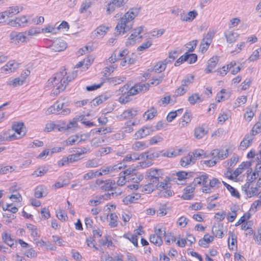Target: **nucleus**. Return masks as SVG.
Segmentation results:
<instances>
[{"label": "nucleus", "instance_id": "obj_50", "mask_svg": "<svg viewBox=\"0 0 261 261\" xmlns=\"http://www.w3.org/2000/svg\"><path fill=\"white\" fill-rule=\"evenodd\" d=\"M185 55L188 56L187 61L189 64L194 63L197 60V56L195 54H189L188 52H187Z\"/></svg>", "mask_w": 261, "mask_h": 261}, {"label": "nucleus", "instance_id": "obj_43", "mask_svg": "<svg viewBox=\"0 0 261 261\" xmlns=\"http://www.w3.org/2000/svg\"><path fill=\"white\" fill-rule=\"evenodd\" d=\"M44 190V187L42 186L37 187L35 190V197L37 198H40L43 197Z\"/></svg>", "mask_w": 261, "mask_h": 261}, {"label": "nucleus", "instance_id": "obj_37", "mask_svg": "<svg viewBox=\"0 0 261 261\" xmlns=\"http://www.w3.org/2000/svg\"><path fill=\"white\" fill-rule=\"evenodd\" d=\"M192 114L191 112L187 111L183 116L182 121L181 123V127H184L186 124L191 121Z\"/></svg>", "mask_w": 261, "mask_h": 261}, {"label": "nucleus", "instance_id": "obj_55", "mask_svg": "<svg viewBox=\"0 0 261 261\" xmlns=\"http://www.w3.org/2000/svg\"><path fill=\"white\" fill-rule=\"evenodd\" d=\"M187 91V88L181 85L175 91V95L176 96H179L183 95Z\"/></svg>", "mask_w": 261, "mask_h": 261}, {"label": "nucleus", "instance_id": "obj_11", "mask_svg": "<svg viewBox=\"0 0 261 261\" xmlns=\"http://www.w3.org/2000/svg\"><path fill=\"white\" fill-rule=\"evenodd\" d=\"M159 171L156 169L151 168L146 172V176L149 178L150 182L156 183L159 181L160 176Z\"/></svg>", "mask_w": 261, "mask_h": 261}, {"label": "nucleus", "instance_id": "obj_26", "mask_svg": "<svg viewBox=\"0 0 261 261\" xmlns=\"http://www.w3.org/2000/svg\"><path fill=\"white\" fill-rule=\"evenodd\" d=\"M207 133V131L205 130V128L203 125L201 126H199L196 127L195 129V137L197 139H201Z\"/></svg>", "mask_w": 261, "mask_h": 261}, {"label": "nucleus", "instance_id": "obj_41", "mask_svg": "<svg viewBox=\"0 0 261 261\" xmlns=\"http://www.w3.org/2000/svg\"><path fill=\"white\" fill-rule=\"evenodd\" d=\"M150 242L159 246H161L163 243V240L161 238L151 234L149 238Z\"/></svg>", "mask_w": 261, "mask_h": 261}, {"label": "nucleus", "instance_id": "obj_48", "mask_svg": "<svg viewBox=\"0 0 261 261\" xmlns=\"http://www.w3.org/2000/svg\"><path fill=\"white\" fill-rule=\"evenodd\" d=\"M109 236H106L105 237V239H101L99 240V244L102 246H107L108 247L110 246H112L113 243L111 240L109 239Z\"/></svg>", "mask_w": 261, "mask_h": 261}, {"label": "nucleus", "instance_id": "obj_22", "mask_svg": "<svg viewBox=\"0 0 261 261\" xmlns=\"http://www.w3.org/2000/svg\"><path fill=\"white\" fill-rule=\"evenodd\" d=\"M223 225L218 224L217 226L213 227L212 232L216 237L222 238L223 236Z\"/></svg>", "mask_w": 261, "mask_h": 261}, {"label": "nucleus", "instance_id": "obj_49", "mask_svg": "<svg viewBox=\"0 0 261 261\" xmlns=\"http://www.w3.org/2000/svg\"><path fill=\"white\" fill-rule=\"evenodd\" d=\"M12 204H7L6 206H3L2 208L4 211H8L10 213L15 214L18 211V208L15 207H11Z\"/></svg>", "mask_w": 261, "mask_h": 261}, {"label": "nucleus", "instance_id": "obj_1", "mask_svg": "<svg viewBox=\"0 0 261 261\" xmlns=\"http://www.w3.org/2000/svg\"><path fill=\"white\" fill-rule=\"evenodd\" d=\"M67 72L63 70L59 73L55 74L53 78L48 80V86L54 87L53 90L54 94H58L61 91H63L69 82L71 81L76 76L74 72H72L71 75L66 76Z\"/></svg>", "mask_w": 261, "mask_h": 261}, {"label": "nucleus", "instance_id": "obj_12", "mask_svg": "<svg viewBox=\"0 0 261 261\" xmlns=\"http://www.w3.org/2000/svg\"><path fill=\"white\" fill-rule=\"evenodd\" d=\"M208 178V175L205 173H203L198 177H195L193 181V184L194 186L197 185H203V187L206 185V184Z\"/></svg>", "mask_w": 261, "mask_h": 261}, {"label": "nucleus", "instance_id": "obj_20", "mask_svg": "<svg viewBox=\"0 0 261 261\" xmlns=\"http://www.w3.org/2000/svg\"><path fill=\"white\" fill-rule=\"evenodd\" d=\"M191 163H194V161L193 160V155L191 153H189L187 156L183 157L180 160V165L184 167Z\"/></svg>", "mask_w": 261, "mask_h": 261}, {"label": "nucleus", "instance_id": "obj_58", "mask_svg": "<svg viewBox=\"0 0 261 261\" xmlns=\"http://www.w3.org/2000/svg\"><path fill=\"white\" fill-rule=\"evenodd\" d=\"M167 205L166 204H162L161 205L158 212L157 215L159 216L162 217L167 214Z\"/></svg>", "mask_w": 261, "mask_h": 261}, {"label": "nucleus", "instance_id": "obj_33", "mask_svg": "<svg viewBox=\"0 0 261 261\" xmlns=\"http://www.w3.org/2000/svg\"><path fill=\"white\" fill-rule=\"evenodd\" d=\"M123 237L128 240L135 247H138V238L136 235H133L130 233L124 234Z\"/></svg>", "mask_w": 261, "mask_h": 261}, {"label": "nucleus", "instance_id": "obj_52", "mask_svg": "<svg viewBox=\"0 0 261 261\" xmlns=\"http://www.w3.org/2000/svg\"><path fill=\"white\" fill-rule=\"evenodd\" d=\"M77 118V122L78 121H81L82 123L84 124L87 126L91 127V126L95 125L94 123L93 122H90L89 121H85V116H84V115L80 116L78 118Z\"/></svg>", "mask_w": 261, "mask_h": 261}, {"label": "nucleus", "instance_id": "obj_21", "mask_svg": "<svg viewBox=\"0 0 261 261\" xmlns=\"http://www.w3.org/2000/svg\"><path fill=\"white\" fill-rule=\"evenodd\" d=\"M188 100L191 105H194L197 102H202L203 99L199 96L198 93H195L190 95Z\"/></svg>", "mask_w": 261, "mask_h": 261}, {"label": "nucleus", "instance_id": "obj_38", "mask_svg": "<svg viewBox=\"0 0 261 261\" xmlns=\"http://www.w3.org/2000/svg\"><path fill=\"white\" fill-rule=\"evenodd\" d=\"M148 147L146 143L143 142L137 141L133 145V149L136 151L143 150Z\"/></svg>", "mask_w": 261, "mask_h": 261}, {"label": "nucleus", "instance_id": "obj_23", "mask_svg": "<svg viewBox=\"0 0 261 261\" xmlns=\"http://www.w3.org/2000/svg\"><path fill=\"white\" fill-rule=\"evenodd\" d=\"M164 73L159 74L158 76L153 75L150 80V85L157 86L161 84L165 78Z\"/></svg>", "mask_w": 261, "mask_h": 261}, {"label": "nucleus", "instance_id": "obj_13", "mask_svg": "<svg viewBox=\"0 0 261 261\" xmlns=\"http://www.w3.org/2000/svg\"><path fill=\"white\" fill-rule=\"evenodd\" d=\"M253 138L254 137L252 136V135L246 134L240 143V149L244 150L247 149L251 144Z\"/></svg>", "mask_w": 261, "mask_h": 261}, {"label": "nucleus", "instance_id": "obj_28", "mask_svg": "<svg viewBox=\"0 0 261 261\" xmlns=\"http://www.w3.org/2000/svg\"><path fill=\"white\" fill-rule=\"evenodd\" d=\"M225 36L226 38L227 41L228 43H231L236 41L238 34L236 32H228L227 33H225Z\"/></svg>", "mask_w": 261, "mask_h": 261}, {"label": "nucleus", "instance_id": "obj_18", "mask_svg": "<svg viewBox=\"0 0 261 261\" xmlns=\"http://www.w3.org/2000/svg\"><path fill=\"white\" fill-rule=\"evenodd\" d=\"M219 61V59L217 57H213L211 58L207 61V68H205V71L206 73H210L212 72L213 69L215 68L216 66V65L218 63Z\"/></svg>", "mask_w": 261, "mask_h": 261}, {"label": "nucleus", "instance_id": "obj_54", "mask_svg": "<svg viewBox=\"0 0 261 261\" xmlns=\"http://www.w3.org/2000/svg\"><path fill=\"white\" fill-rule=\"evenodd\" d=\"M189 219L187 218L185 216H181L178 219L177 223L179 226L185 227Z\"/></svg>", "mask_w": 261, "mask_h": 261}, {"label": "nucleus", "instance_id": "obj_32", "mask_svg": "<svg viewBox=\"0 0 261 261\" xmlns=\"http://www.w3.org/2000/svg\"><path fill=\"white\" fill-rule=\"evenodd\" d=\"M157 114V111L154 107H152L150 109L148 110L144 114V117L146 118V120L152 119Z\"/></svg>", "mask_w": 261, "mask_h": 261}, {"label": "nucleus", "instance_id": "obj_16", "mask_svg": "<svg viewBox=\"0 0 261 261\" xmlns=\"http://www.w3.org/2000/svg\"><path fill=\"white\" fill-rule=\"evenodd\" d=\"M22 9V7L20 8L18 6H13L9 7L7 10L5 11V14L7 17H11L19 13Z\"/></svg>", "mask_w": 261, "mask_h": 261}, {"label": "nucleus", "instance_id": "obj_35", "mask_svg": "<svg viewBox=\"0 0 261 261\" xmlns=\"http://www.w3.org/2000/svg\"><path fill=\"white\" fill-rule=\"evenodd\" d=\"M24 83V80L21 79L20 77H17L7 82V84L12 86L14 87L21 85Z\"/></svg>", "mask_w": 261, "mask_h": 261}, {"label": "nucleus", "instance_id": "obj_10", "mask_svg": "<svg viewBox=\"0 0 261 261\" xmlns=\"http://www.w3.org/2000/svg\"><path fill=\"white\" fill-rule=\"evenodd\" d=\"M221 185L220 181L216 178H213L210 180L209 184L205 185L202 189V192L205 193L211 192V188L217 187L219 188Z\"/></svg>", "mask_w": 261, "mask_h": 261}, {"label": "nucleus", "instance_id": "obj_57", "mask_svg": "<svg viewBox=\"0 0 261 261\" xmlns=\"http://www.w3.org/2000/svg\"><path fill=\"white\" fill-rule=\"evenodd\" d=\"M210 44L209 42H205V40H202L200 45V50L201 53H205L208 48Z\"/></svg>", "mask_w": 261, "mask_h": 261}, {"label": "nucleus", "instance_id": "obj_2", "mask_svg": "<svg viewBox=\"0 0 261 261\" xmlns=\"http://www.w3.org/2000/svg\"><path fill=\"white\" fill-rule=\"evenodd\" d=\"M139 13V9L137 8H131L125 13L116 27L115 36L123 35L129 31L134 25V19Z\"/></svg>", "mask_w": 261, "mask_h": 261}, {"label": "nucleus", "instance_id": "obj_3", "mask_svg": "<svg viewBox=\"0 0 261 261\" xmlns=\"http://www.w3.org/2000/svg\"><path fill=\"white\" fill-rule=\"evenodd\" d=\"M149 84H139L130 87L128 84H126L119 89L121 95L119 97L118 101L122 104H125L130 101L132 99L130 96H133L140 92L146 91L149 89Z\"/></svg>", "mask_w": 261, "mask_h": 261}, {"label": "nucleus", "instance_id": "obj_9", "mask_svg": "<svg viewBox=\"0 0 261 261\" xmlns=\"http://www.w3.org/2000/svg\"><path fill=\"white\" fill-rule=\"evenodd\" d=\"M27 32L18 33L12 32L10 34V38L11 40H16L18 43L24 42L26 41Z\"/></svg>", "mask_w": 261, "mask_h": 261}, {"label": "nucleus", "instance_id": "obj_42", "mask_svg": "<svg viewBox=\"0 0 261 261\" xmlns=\"http://www.w3.org/2000/svg\"><path fill=\"white\" fill-rule=\"evenodd\" d=\"M203 152L204 151L202 150H196L190 153L193 155V160L195 162L200 158H202V156H203V158L205 157V155L203 154Z\"/></svg>", "mask_w": 261, "mask_h": 261}, {"label": "nucleus", "instance_id": "obj_63", "mask_svg": "<svg viewBox=\"0 0 261 261\" xmlns=\"http://www.w3.org/2000/svg\"><path fill=\"white\" fill-rule=\"evenodd\" d=\"M10 130L4 131L0 133V141H10V139L8 137L10 133Z\"/></svg>", "mask_w": 261, "mask_h": 261}, {"label": "nucleus", "instance_id": "obj_46", "mask_svg": "<svg viewBox=\"0 0 261 261\" xmlns=\"http://www.w3.org/2000/svg\"><path fill=\"white\" fill-rule=\"evenodd\" d=\"M14 170V168L11 166H3L0 165V174H7Z\"/></svg>", "mask_w": 261, "mask_h": 261}, {"label": "nucleus", "instance_id": "obj_45", "mask_svg": "<svg viewBox=\"0 0 261 261\" xmlns=\"http://www.w3.org/2000/svg\"><path fill=\"white\" fill-rule=\"evenodd\" d=\"M112 148L110 147H102L100 148L98 151H97V155H100V156H103L105 155H106L109 153H110L112 150Z\"/></svg>", "mask_w": 261, "mask_h": 261}, {"label": "nucleus", "instance_id": "obj_25", "mask_svg": "<svg viewBox=\"0 0 261 261\" xmlns=\"http://www.w3.org/2000/svg\"><path fill=\"white\" fill-rule=\"evenodd\" d=\"M149 134V129L147 127H143L138 130L135 135V138L138 139L145 137Z\"/></svg>", "mask_w": 261, "mask_h": 261}, {"label": "nucleus", "instance_id": "obj_4", "mask_svg": "<svg viewBox=\"0 0 261 261\" xmlns=\"http://www.w3.org/2000/svg\"><path fill=\"white\" fill-rule=\"evenodd\" d=\"M143 31V27L140 26L133 30V33L127 39L125 45L129 46L134 44L137 40H140L142 38V36H139Z\"/></svg>", "mask_w": 261, "mask_h": 261}, {"label": "nucleus", "instance_id": "obj_40", "mask_svg": "<svg viewBox=\"0 0 261 261\" xmlns=\"http://www.w3.org/2000/svg\"><path fill=\"white\" fill-rule=\"evenodd\" d=\"M99 165V161L97 159H93L88 160L85 164V167L87 168H95Z\"/></svg>", "mask_w": 261, "mask_h": 261}, {"label": "nucleus", "instance_id": "obj_60", "mask_svg": "<svg viewBox=\"0 0 261 261\" xmlns=\"http://www.w3.org/2000/svg\"><path fill=\"white\" fill-rule=\"evenodd\" d=\"M152 45V42L150 40L143 42L141 45L139 46L137 49L139 51H143L149 48Z\"/></svg>", "mask_w": 261, "mask_h": 261}, {"label": "nucleus", "instance_id": "obj_39", "mask_svg": "<svg viewBox=\"0 0 261 261\" xmlns=\"http://www.w3.org/2000/svg\"><path fill=\"white\" fill-rule=\"evenodd\" d=\"M108 30V27H106L104 25H100L97 27L94 32L95 34H96L97 36L99 35L100 36H102L106 34Z\"/></svg>", "mask_w": 261, "mask_h": 261}, {"label": "nucleus", "instance_id": "obj_29", "mask_svg": "<svg viewBox=\"0 0 261 261\" xmlns=\"http://www.w3.org/2000/svg\"><path fill=\"white\" fill-rule=\"evenodd\" d=\"M166 69V66L162 62V61L158 62L151 69L152 71L155 73L161 74Z\"/></svg>", "mask_w": 261, "mask_h": 261}, {"label": "nucleus", "instance_id": "obj_56", "mask_svg": "<svg viewBox=\"0 0 261 261\" xmlns=\"http://www.w3.org/2000/svg\"><path fill=\"white\" fill-rule=\"evenodd\" d=\"M105 199V196H101L96 199H91L89 201V205L92 206H96L101 203V199Z\"/></svg>", "mask_w": 261, "mask_h": 261}, {"label": "nucleus", "instance_id": "obj_59", "mask_svg": "<svg viewBox=\"0 0 261 261\" xmlns=\"http://www.w3.org/2000/svg\"><path fill=\"white\" fill-rule=\"evenodd\" d=\"M91 2H86L83 3L79 10L80 13H83L86 12L91 7Z\"/></svg>", "mask_w": 261, "mask_h": 261}, {"label": "nucleus", "instance_id": "obj_36", "mask_svg": "<svg viewBox=\"0 0 261 261\" xmlns=\"http://www.w3.org/2000/svg\"><path fill=\"white\" fill-rule=\"evenodd\" d=\"M108 216H110V222L109 225L111 227H115L118 225V217L116 215L115 213H111L109 214Z\"/></svg>", "mask_w": 261, "mask_h": 261}, {"label": "nucleus", "instance_id": "obj_27", "mask_svg": "<svg viewBox=\"0 0 261 261\" xmlns=\"http://www.w3.org/2000/svg\"><path fill=\"white\" fill-rule=\"evenodd\" d=\"M121 164L115 165L113 166H108L103 168H101L99 169V171H101L104 174H107L110 172L118 170V169H121L122 167L120 166Z\"/></svg>", "mask_w": 261, "mask_h": 261}, {"label": "nucleus", "instance_id": "obj_17", "mask_svg": "<svg viewBox=\"0 0 261 261\" xmlns=\"http://www.w3.org/2000/svg\"><path fill=\"white\" fill-rule=\"evenodd\" d=\"M141 197V195L139 193H133L128 195L124 197L123 202L125 204L128 205L132 203H134L136 200Z\"/></svg>", "mask_w": 261, "mask_h": 261}, {"label": "nucleus", "instance_id": "obj_34", "mask_svg": "<svg viewBox=\"0 0 261 261\" xmlns=\"http://www.w3.org/2000/svg\"><path fill=\"white\" fill-rule=\"evenodd\" d=\"M24 124L23 123H18L17 124H14L12 126V129L14 130L18 135H21V133H23L22 136L25 135V133L23 132Z\"/></svg>", "mask_w": 261, "mask_h": 261}, {"label": "nucleus", "instance_id": "obj_47", "mask_svg": "<svg viewBox=\"0 0 261 261\" xmlns=\"http://www.w3.org/2000/svg\"><path fill=\"white\" fill-rule=\"evenodd\" d=\"M164 237L165 242L168 245H170L171 241L174 242L176 240V239L174 236L173 233L172 232H165Z\"/></svg>", "mask_w": 261, "mask_h": 261}, {"label": "nucleus", "instance_id": "obj_14", "mask_svg": "<svg viewBox=\"0 0 261 261\" xmlns=\"http://www.w3.org/2000/svg\"><path fill=\"white\" fill-rule=\"evenodd\" d=\"M162 152L154 151L152 150H148L142 153L143 160H153V159L159 157Z\"/></svg>", "mask_w": 261, "mask_h": 261}, {"label": "nucleus", "instance_id": "obj_31", "mask_svg": "<svg viewBox=\"0 0 261 261\" xmlns=\"http://www.w3.org/2000/svg\"><path fill=\"white\" fill-rule=\"evenodd\" d=\"M223 185L225 186V187L227 188L228 191L230 192L231 193V195L236 198H240V194L239 192L236 190L235 188L229 185V184H227L225 181H222Z\"/></svg>", "mask_w": 261, "mask_h": 261}, {"label": "nucleus", "instance_id": "obj_7", "mask_svg": "<svg viewBox=\"0 0 261 261\" xmlns=\"http://www.w3.org/2000/svg\"><path fill=\"white\" fill-rule=\"evenodd\" d=\"M28 23H31L29 18H27L25 15H23L9 21L8 24L13 27H24L27 25Z\"/></svg>", "mask_w": 261, "mask_h": 261}, {"label": "nucleus", "instance_id": "obj_8", "mask_svg": "<svg viewBox=\"0 0 261 261\" xmlns=\"http://www.w3.org/2000/svg\"><path fill=\"white\" fill-rule=\"evenodd\" d=\"M67 47V43L62 39H57L54 41L50 46L52 50L55 51H61L65 49Z\"/></svg>", "mask_w": 261, "mask_h": 261}, {"label": "nucleus", "instance_id": "obj_30", "mask_svg": "<svg viewBox=\"0 0 261 261\" xmlns=\"http://www.w3.org/2000/svg\"><path fill=\"white\" fill-rule=\"evenodd\" d=\"M194 76L192 74L187 75L184 79L181 81V84L185 87H188L189 85L194 82Z\"/></svg>", "mask_w": 261, "mask_h": 261}, {"label": "nucleus", "instance_id": "obj_53", "mask_svg": "<svg viewBox=\"0 0 261 261\" xmlns=\"http://www.w3.org/2000/svg\"><path fill=\"white\" fill-rule=\"evenodd\" d=\"M47 170L43 167H39L35 170L32 175H36V176H41L47 172Z\"/></svg>", "mask_w": 261, "mask_h": 261}, {"label": "nucleus", "instance_id": "obj_6", "mask_svg": "<svg viewBox=\"0 0 261 261\" xmlns=\"http://www.w3.org/2000/svg\"><path fill=\"white\" fill-rule=\"evenodd\" d=\"M96 185H97L102 191H107L114 190L115 181L111 179H107L106 180L97 179Z\"/></svg>", "mask_w": 261, "mask_h": 261}, {"label": "nucleus", "instance_id": "obj_15", "mask_svg": "<svg viewBox=\"0 0 261 261\" xmlns=\"http://www.w3.org/2000/svg\"><path fill=\"white\" fill-rule=\"evenodd\" d=\"M138 111L135 109H130L124 111L120 116V119H129L137 115Z\"/></svg>", "mask_w": 261, "mask_h": 261}, {"label": "nucleus", "instance_id": "obj_64", "mask_svg": "<svg viewBox=\"0 0 261 261\" xmlns=\"http://www.w3.org/2000/svg\"><path fill=\"white\" fill-rule=\"evenodd\" d=\"M104 142V140L100 138H94L91 140V145L94 147H98L101 143Z\"/></svg>", "mask_w": 261, "mask_h": 261}, {"label": "nucleus", "instance_id": "obj_19", "mask_svg": "<svg viewBox=\"0 0 261 261\" xmlns=\"http://www.w3.org/2000/svg\"><path fill=\"white\" fill-rule=\"evenodd\" d=\"M15 65L14 61H10L8 62L4 66L1 68V72H7L9 73L14 71L15 69L17 68V65Z\"/></svg>", "mask_w": 261, "mask_h": 261}, {"label": "nucleus", "instance_id": "obj_51", "mask_svg": "<svg viewBox=\"0 0 261 261\" xmlns=\"http://www.w3.org/2000/svg\"><path fill=\"white\" fill-rule=\"evenodd\" d=\"M81 153L72 154L68 155L67 157V161H69V163H72L79 161L80 159Z\"/></svg>", "mask_w": 261, "mask_h": 261}, {"label": "nucleus", "instance_id": "obj_44", "mask_svg": "<svg viewBox=\"0 0 261 261\" xmlns=\"http://www.w3.org/2000/svg\"><path fill=\"white\" fill-rule=\"evenodd\" d=\"M261 133V122H258L253 126L251 133L250 135H252L253 137L254 135Z\"/></svg>", "mask_w": 261, "mask_h": 261}, {"label": "nucleus", "instance_id": "obj_61", "mask_svg": "<svg viewBox=\"0 0 261 261\" xmlns=\"http://www.w3.org/2000/svg\"><path fill=\"white\" fill-rule=\"evenodd\" d=\"M79 137L78 135H74L69 137L66 140V144L68 145H72L77 142Z\"/></svg>", "mask_w": 261, "mask_h": 261}, {"label": "nucleus", "instance_id": "obj_5", "mask_svg": "<svg viewBox=\"0 0 261 261\" xmlns=\"http://www.w3.org/2000/svg\"><path fill=\"white\" fill-rule=\"evenodd\" d=\"M57 125V129L60 132H64L67 130H74V128H76L78 126L77 118L76 117L73 118L72 120L70 121L68 123L62 121Z\"/></svg>", "mask_w": 261, "mask_h": 261}, {"label": "nucleus", "instance_id": "obj_62", "mask_svg": "<svg viewBox=\"0 0 261 261\" xmlns=\"http://www.w3.org/2000/svg\"><path fill=\"white\" fill-rule=\"evenodd\" d=\"M154 229L155 233L153 234L162 239V236H164V235L165 234V229L162 228H158L157 227H155Z\"/></svg>", "mask_w": 261, "mask_h": 261}, {"label": "nucleus", "instance_id": "obj_24", "mask_svg": "<svg viewBox=\"0 0 261 261\" xmlns=\"http://www.w3.org/2000/svg\"><path fill=\"white\" fill-rule=\"evenodd\" d=\"M54 105H56L55 110L57 113L60 110H62L61 113L63 115L70 113L69 109L66 108L64 103H60L59 101H57Z\"/></svg>", "mask_w": 261, "mask_h": 261}]
</instances>
